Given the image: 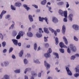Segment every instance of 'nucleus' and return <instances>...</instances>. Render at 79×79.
<instances>
[{"label":"nucleus","mask_w":79,"mask_h":79,"mask_svg":"<svg viewBox=\"0 0 79 79\" xmlns=\"http://www.w3.org/2000/svg\"><path fill=\"white\" fill-rule=\"evenodd\" d=\"M14 72L15 73H19L21 72V71L20 70V69H18L15 70Z\"/></svg>","instance_id":"obj_38"},{"label":"nucleus","mask_w":79,"mask_h":79,"mask_svg":"<svg viewBox=\"0 0 79 79\" xmlns=\"http://www.w3.org/2000/svg\"><path fill=\"white\" fill-rule=\"evenodd\" d=\"M20 38H21V36L18 34V35L16 36V39H20Z\"/></svg>","instance_id":"obj_48"},{"label":"nucleus","mask_w":79,"mask_h":79,"mask_svg":"<svg viewBox=\"0 0 79 79\" xmlns=\"http://www.w3.org/2000/svg\"><path fill=\"white\" fill-rule=\"evenodd\" d=\"M34 62L35 63H38V64H40V62L39 61V60L35 58L34 59Z\"/></svg>","instance_id":"obj_17"},{"label":"nucleus","mask_w":79,"mask_h":79,"mask_svg":"<svg viewBox=\"0 0 79 79\" xmlns=\"http://www.w3.org/2000/svg\"><path fill=\"white\" fill-rule=\"evenodd\" d=\"M38 77H41V73H38Z\"/></svg>","instance_id":"obj_62"},{"label":"nucleus","mask_w":79,"mask_h":79,"mask_svg":"<svg viewBox=\"0 0 79 79\" xmlns=\"http://www.w3.org/2000/svg\"><path fill=\"white\" fill-rule=\"evenodd\" d=\"M66 3H67V4H66V8H68L69 6V4L68 3V2H66Z\"/></svg>","instance_id":"obj_55"},{"label":"nucleus","mask_w":79,"mask_h":79,"mask_svg":"<svg viewBox=\"0 0 79 79\" xmlns=\"http://www.w3.org/2000/svg\"><path fill=\"white\" fill-rule=\"evenodd\" d=\"M63 21L64 22H67V21H68L67 19L66 18H64V19Z\"/></svg>","instance_id":"obj_56"},{"label":"nucleus","mask_w":79,"mask_h":79,"mask_svg":"<svg viewBox=\"0 0 79 79\" xmlns=\"http://www.w3.org/2000/svg\"><path fill=\"white\" fill-rule=\"evenodd\" d=\"M64 4V2H61L57 3V5H63Z\"/></svg>","instance_id":"obj_34"},{"label":"nucleus","mask_w":79,"mask_h":79,"mask_svg":"<svg viewBox=\"0 0 79 79\" xmlns=\"http://www.w3.org/2000/svg\"><path fill=\"white\" fill-rule=\"evenodd\" d=\"M4 78L5 79H10V77L7 75H5L4 77Z\"/></svg>","instance_id":"obj_27"},{"label":"nucleus","mask_w":79,"mask_h":79,"mask_svg":"<svg viewBox=\"0 0 79 79\" xmlns=\"http://www.w3.org/2000/svg\"><path fill=\"white\" fill-rule=\"evenodd\" d=\"M31 71V68H27L25 70L24 73L26 74L27 72H30Z\"/></svg>","instance_id":"obj_13"},{"label":"nucleus","mask_w":79,"mask_h":79,"mask_svg":"<svg viewBox=\"0 0 79 79\" xmlns=\"http://www.w3.org/2000/svg\"><path fill=\"white\" fill-rule=\"evenodd\" d=\"M44 42H47L48 41V40H47V38H46L45 37H44Z\"/></svg>","instance_id":"obj_49"},{"label":"nucleus","mask_w":79,"mask_h":79,"mask_svg":"<svg viewBox=\"0 0 79 79\" xmlns=\"http://www.w3.org/2000/svg\"><path fill=\"white\" fill-rule=\"evenodd\" d=\"M73 29L75 31H78L79 30V25L76 24H74L72 26Z\"/></svg>","instance_id":"obj_3"},{"label":"nucleus","mask_w":79,"mask_h":79,"mask_svg":"<svg viewBox=\"0 0 79 79\" xmlns=\"http://www.w3.org/2000/svg\"><path fill=\"white\" fill-rule=\"evenodd\" d=\"M67 52L69 53H71V51H70V49L69 48L67 49Z\"/></svg>","instance_id":"obj_54"},{"label":"nucleus","mask_w":79,"mask_h":79,"mask_svg":"<svg viewBox=\"0 0 79 79\" xmlns=\"http://www.w3.org/2000/svg\"><path fill=\"white\" fill-rule=\"evenodd\" d=\"M14 24H12L10 27L9 28L10 29H13V27H14V26H15V23H14V22L13 21L12 22Z\"/></svg>","instance_id":"obj_28"},{"label":"nucleus","mask_w":79,"mask_h":79,"mask_svg":"<svg viewBox=\"0 0 79 79\" xmlns=\"http://www.w3.org/2000/svg\"><path fill=\"white\" fill-rule=\"evenodd\" d=\"M53 54L54 55H55V56H56V57H55L56 58H59V56H58V53L54 52H53Z\"/></svg>","instance_id":"obj_19"},{"label":"nucleus","mask_w":79,"mask_h":79,"mask_svg":"<svg viewBox=\"0 0 79 79\" xmlns=\"http://www.w3.org/2000/svg\"><path fill=\"white\" fill-rule=\"evenodd\" d=\"M23 54V51H21L20 53L19 54V56L20 57H22Z\"/></svg>","instance_id":"obj_31"},{"label":"nucleus","mask_w":79,"mask_h":79,"mask_svg":"<svg viewBox=\"0 0 79 79\" xmlns=\"http://www.w3.org/2000/svg\"><path fill=\"white\" fill-rule=\"evenodd\" d=\"M55 70H56V71L57 72H58V73H59V72H60V70H58V68H55Z\"/></svg>","instance_id":"obj_53"},{"label":"nucleus","mask_w":79,"mask_h":79,"mask_svg":"<svg viewBox=\"0 0 79 79\" xmlns=\"http://www.w3.org/2000/svg\"><path fill=\"white\" fill-rule=\"evenodd\" d=\"M75 70L76 73L78 72L79 73V66L76 67L75 69Z\"/></svg>","instance_id":"obj_23"},{"label":"nucleus","mask_w":79,"mask_h":79,"mask_svg":"<svg viewBox=\"0 0 79 79\" xmlns=\"http://www.w3.org/2000/svg\"><path fill=\"white\" fill-rule=\"evenodd\" d=\"M59 45L60 47L62 48H67V46L64 45V44L63 43V42H61L60 43Z\"/></svg>","instance_id":"obj_7"},{"label":"nucleus","mask_w":79,"mask_h":79,"mask_svg":"<svg viewBox=\"0 0 79 79\" xmlns=\"http://www.w3.org/2000/svg\"><path fill=\"white\" fill-rule=\"evenodd\" d=\"M18 35H19L21 37H22V36H23V32L21 31H20Z\"/></svg>","instance_id":"obj_26"},{"label":"nucleus","mask_w":79,"mask_h":79,"mask_svg":"<svg viewBox=\"0 0 79 79\" xmlns=\"http://www.w3.org/2000/svg\"><path fill=\"white\" fill-rule=\"evenodd\" d=\"M52 52V49L49 48L48 50L47 51V53H48L49 54H50V53H51Z\"/></svg>","instance_id":"obj_33"},{"label":"nucleus","mask_w":79,"mask_h":79,"mask_svg":"<svg viewBox=\"0 0 79 79\" xmlns=\"http://www.w3.org/2000/svg\"><path fill=\"white\" fill-rule=\"evenodd\" d=\"M18 46H19V47H21V43H18Z\"/></svg>","instance_id":"obj_59"},{"label":"nucleus","mask_w":79,"mask_h":79,"mask_svg":"<svg viewBox=\"0 0 79 79\" xmlns=\"http://www.w3.org/2000/svg\"><path fill=\"white\" fill-rule=\"evenodd\" d=\"M52 21L54 23H56L58 22V19H57L56 17H53L52 18Z\"/></svg>","instance_id":"obj_12"},{"label":"nucleus","mask_w":79,"mask_h":79,"mask_svg":"<svg viewBox=\"0 0 79 79\" xmlns=\"http://www.w3.org/2000/svg\"><path fill=\"white\" fill-rule=\"evenodd\" d=\"M11 8L12 10H16V7L12 5H11Z\"/></svg>","instance_id":"obj_40"},{"label":"nucleus","mask_w":79,"mask_h":79,"mask_svg":"<svg viewBox=\"0 0 79 79\" xmlns=\"http://www.w3.org/2000/svg\"><path fill=\"white\" fill-rule=\"evenodd\" d=\"M65 31H66V27L64 25H63L62 30V33L64 35Z\"/></svg>","instance_id":"obj_10"},{"label":"nucleus","mask_w":79,"mask_h":79,"mask_svg":"<svg viewBox=\"0 0 79 79\" xmlns=\"http://www.w3.org/2000/svg\"><path fill=\"white\" fill-rule=\"evenodd\" d=\"M0 38L2 40H3V35L1 33L0 34Z\"/></svg>","instance_id":"obj_46"},{"label":"nucleus","mask_w":79,"mask_h":79,"mask_svg":"<svg viewBox=\"0 0 79 79\" xmlns=\"http://www.w3.org/2000/svg\"><path fill=\"white\" fill-rule=\"evenodd\" d=\"M36 35L37 37H41L42 36V34H39V33H37L36 34Z\"/></svg>","instance_id":"obj_24"},{"label":"nucleus","mask_w":79,"mask_h":79,"mask_svg":"<svg viewBox=\"0 0 79 79\" xmlns=\"http://www.w3.org/2000/svg\"><path fill=\"white\" fill-rule=\"evenodd\" d=\"M28 18L30 21L31 22L33 21V18H32V15H29L28 16Z\"/></svg>","instance_id":"obj_20"},{"label":"nucleus","mask_w":79,"mask_h":79,"mask_svg":"<svg viewBox=\"0 0 79 79\" xmlns=\"http://www.w3.org/2000/svg\"><path fill=\"white\" fill-rule=\"evenodd\" d=\"M23 6L25 8V9H26V10H27V11H28V10H30V8L27 6V5L24 4L23 5Z\"/></svg>","instance_id":"obj_14"},{"label":"nucleus","mask_w":79,"mask_h":79,"mask_svg":"<svg viewBox=\"0 0 79 79\" xmlns=\"http://www.w3.org/2000/svg\"><path fill=\"white\" fill-rule=\"evenodd\" d=\"M75 58H76V56H72L70 58V59L71 60H74Z\"/></svg>","instance_id":"obj_37"},{"label":"nucleus","mask_w":79,"mask_h":79,"mask_svg":"<svg viewBox=\"0 0 79 79\" xmlns=\"http://www.w3.org/2000/svg\"><path fill=\"white\" fill-rule=\"evenodd\" d=\"M46 2H47V1H46V0H44L41 2V4L42 5H45L46 4Z\"/></svg>","instance_id":"obj_21"},{"label":"nucleus","mask_w":79,"mask_h":79,"mask_svg":"<svg viewBox=\"0 0 79 79\" xmlns=\"http://www.w3.org/2000/svg\"><path fill=\"white\" fill-rule=\"evenodd\" d=\"M15 6H18V7H20L21 6V4L20 3L16 2L15 4Z\"/></svg>","instance_id":"obj_16"},{"label":"nucleus","mask_w":79,"mask_h":79,"mask_svg":"<svg viewBox=\"0 0 79 79\" xmlns=\"http://www.w3.org/2000/svg\"><path fill=\"white\" fill-rule=\"evenodd\" d=\"M6 13V11H5L4 10L2 11L0 15V19H2L3 15H4V14H5Z\"/></svg>","instance_id":"obj_9"},{"label":"nucleus","mask_w":79,"mask_h":79,"mask_svg":"<svg viewBox=\"0 0 79 79\" xmlns=\"http://www.w3.org/2000/svg\"><path fill=\"white\" fill-rule=\"evenodd\" d=\"M17 34V32L16 31H14L13 32L12 35L13 36H14V37H15V36H16Z\"/></svg>","instance_id":"obj_30"},{"label":"nucleus","mask_w":79,"mask_h":79,"mask_svg":"<svg viewBox=\"0 0 79 79\" xmlns=\"http://www.w3.org/2000/svg\"><path fill=\"white\" fill-rule=\"evenodd\" d=\"M63 39L66 45H68V41H67V39H66V37H65V36H64L63 37Z\"/></svg>","instance_id":"obj_18"},{"label":"nucleus","mask_w":79,"mask_h":79,"mask_svg":"<svg viewBox=\"0 0 79 79\" xmlns=\"http://www.w3.org/2000/svg\"><path fill=\"white\" fill-rule=\"evenodd\" d=\"M27 35L28 37H31L33 36V35L32 33H31V32L28 31V33H27Z\"/></svg>","instance_id":"obj_15"},{"label":"nucleus","mask_w":79,"mask_h":79,"mask_svg":"<svg viewBox=\"0 0 79 79\" xmlns=\"http://www.w3.org/2000/svg\"><path fill=\"white\" fill-rule=\"evenodd\" d=\"M44 31L46 33H47V34H49V31H48V29L47 28H44Z\"/></svg>","instance_id":"obj_22"},{"label":"nucleus","mask_w":79,"mask_h":79,"mask_svg":"<svg viewBox=\"0 0 79 79\" xmlns=\"http://www.w3.org/2000/svg\"><path fill=\"white\" fill-rule=\"evenodd\" d=\"M47 18L45 17V18H41L40 17H39V20L40 21H42L43 20H45L47 24H48V22L47 21Z\"/></svg>","instance_id":"obj_5"},{"label":"nucleus","mask_w":79,"mask_h":79,"mask_svg":"<svg viewBox=\"0 0 79 79\" xmlns=\"http://www.w3.org/2000/svg\"><path fill=\"white\" fill-rule=\"evenodd\" d=\"M32 6H34V7H35V8H38V6L34 4H32Z\"/></svg>","instance_id":"obj_51"},{"label":"nucleus","mask_w":79,"mask_h":79,"mask_svg":"<svg viewBox=\"0 0 79 79\" xmlns=\"http://www.w3.org/2000/svg\"><path fill=\"white\" fill-rule=\"evenodd\" d=\"M32 27L33 29H35V26L33 25L32 26Z\"/></svg>","instance_id":"obj_63"},{"label":"nucleus","mask_w":79,"mask_h":79,"mask_svg":"<svg viewBox=\"0 0 79 79\" xmlns=\"http://www.w3.org/2000/svg\"><path fill=\"white\" fill-rule=\"evenodd\" d=\"M23 61L25 64H27L28 63V60H27V59H25L23 60Z\"/></svg>","instance_id":"obj_29"},{"label":"nucleus","mask_w":79,"mask_h":79,"mask_svg":"<svg viewBox=\"0 0 79 79\" xmlns=\"http://www.w3.org/2000/svg\"><path fill=\"white\" fill-rule=\"evenodd\" d=\"M73 14H70L68 17V18L69 20L70 21V22H72L73 21Z\"/></svg>","instance_id":"obj_4"},{"label":"nucleus","mask_w":79,"mask_h":79,"mask_svg":"<svg viewBox=\"0 0 79 79\" xmlns=\"http://www.w3.org/2000/svg\"><path fill=\"white\" fill-rule=\"evenodd\" d=\"M44 65L45 67H46L47 69L50 68V64L47 63V62L46 61H44Z\"/></svg>","instance_id":"obj_8"},{"label":"nucleus","mask_w":79,"mask_h":79,"mask_svg":"<svg viewBox=\"0 0 79 79\" xmlns=\"http://www.w3.org/2000/svg\"><path fill=\"white\" fill-rule=\"evenodd\" d=\"M45 46L46 48H48L49 47V44L48 43H46L45 44Z\"/></svg>","instance_id":"obj_47"},{"label":"nucleus","mask_w":79,"mask_h":79,"mask_svg":"<svg viewBox=\"0 0 79 79\" xmlns=\"http://www.w3.org/2000/svg\"><path fill=\"white\" fill-rule=\"evenodd\" d=\"M59 13L60 15L63 16H64L65 18H67L68 16V14L67 13V11H64V12L61 10H60L59 11Z\"/></svg>","instance_id":"obj_1"},{"label":"nucleus","mask_w":79,"mask_h":79,"mask_svg":"<svg viewBox=\"0 0 79 79\" xmlns=\"http://www.w3.org/2000/svg\"><path fill=\"white\" fill-rule=\"evenodd\" d=\"M39 32L40 33H41V32H44V31H42V28H40L39 29Z\"/></svg>","instance_id":"obj_45"},{"label":"nucleus","mask_w":79,"mask_h":79,"mask_svg":"<svg viewBox=\"0 0 79 79\" xmlns=\"http://www.w3.org/2000/svg\"><path fill=\"white\" fill-rule=\"evenodd\" d=\"M12 41L15 45H18V40L13 39L12 40Z\"/></svg>","instance_id":"obj_11"},{"label":"nucleus","mask_w":79,"mask_h":79,"mask_svg":"<svg viewBox=\"0 0 79 79\" xmlns=\"http://www.w3.org/2000/svg\"><path fill=\"white\" fill-rule=\"evenodd\" d=\"M10 18V15H7L6 17V19H8V18Z\"/></svg>","instance_id":"obj_52"},{"label":"nucleus","mask_w":79,"mask_h":79,"mask_svg":"<svg viewBox=\"0 0 79 79\" xmlns=\"http://www.w3.org/2000/svg\"><path fill=\"white\" fill-rule=\"evenodd\" d=\"M12 57L13 58V59H15L16 58V57H15V55H12Z\"/></svg>","instance_id":"obj_58"},{"label":"nucleus","mask_w":79,"mask_h":79,"mask_svg":"<svg viewBox=\"0 0 79 79\" xmlns=\"http://www.w3.org/2000/svg\"><path fill=\"white\" fill-rule=\"evenodd\" d=\"M31 74L33 76H37V74L35 73L34 72H32Z\"/></svg>","instance_id":"obj_41"},{"label":"nucleus","mask_w":79,"mask_h":79,"mask_svg":"<svg viewBox=\"0 0 79 79\" xmlns=\"http://www.w3.org/2000/svg\"><path fill=\"white\" fill-rule=\"evenodd\" d=\"M75 55L76 57H79V54H76Z\"/></svg>","instance_id":"obj_60"},{"label":"nucleus","mask_w":79,"mask_h":79,"mask_svg":"<svg viewBox=\"0 0 79 79\" xmlns=\"http://www.w3.org/2000/svg\"><path fill=\"white\" fill-rule=\"evenodd\" d=\"M79 76V74L77 73H76L74 74V76L75 77H78Z\"/></svg>","instance_id":"obj_42"},{"label":"nucleus","mask_w":79,"mask_h":79,"mask_svg":"<svg viewBox=\"0 0 79 79\" xmlns=\"http://www.w3.org/2000/svg\"><path fill=\"white\" fill-rule=\"evenodd\" d=\"M74 39L75 41H78V39L75 36L74 37Z\"/></svg>","instance_id":"obj_50"},{"label":"nucleus","mask_w":79,"mask_h":79,"mask_svg":"<svg viewBox=\"0 0 79 79\" xmlns=\"http://www.w3.org/2000/svg\"><path fill=\"white\" fill-rule=\"evenodd\" d=\"M59 51H60V52L62 53H64V50L63 49H60Z\"/></svg>","instance_id":"obj_35"},{"label":"nucleus","mask_w":79,"mask_h":79,"mask_svg":"<svg viewBox=\"0 0 79 79\" xmlns=\"http://www.w3.org/2000/svg\"><path fill=\"white\" fill-rule=\"evenodd\" d=\"M13 50V48H10L9 50V53H10L11 52H12V51Z\"/></svg>","instance_id":"obj_44"},{"label":"nucleus","mask_w":79,"mask_h":79,"mask_svg":"<svg viewBox=\"0 0 79 79\" xmlns=\"http://www.w3.org/2000/svg\"><path fill=\"white\" fill-rule=\"evenodd\" d=\"M37 45L36 44H34V49L35 50H37Z\"/></svg>","instance_id":"obj_36"},{"label":"nucleus","mask_w":79,"mask_h":79,"mask_svg":"<svg viewBox=\"0 0 79 79\" xmlns=\"http://www.w3.org/2000/svg\"><path fill=\"white\" fill-rule=\"evenodd\" d=\"M7 52V50L6 49H4L3 51V53H6Z\"/></svg>","instance_id":"obj_57"},{"label":"nucleus","mask_w":79,"mask_h":79,"mask_svg":"<svg viewBox=\"0 0 79 79\" xmlns=\"http://www.w3.org/2000/svg\"><path fill=\"white\" fill-rule=\"evenodd\" d=\"M50 54L48 52L47 53L44 54V56H45V57H50Z\"/></svg>","instance_id":"obj_25"},{"label":"nucleus","mask_w":79,"mask_h":79,"mask_svg":"<svg viewBox=\"0 0 79 79\" xmlns=\"http://www.w3.org/2000/svg\"><path fill=\"white\" fill-rule=\"evenodd\" d=\"M4 64L5 65V66H8V65L9 64V63L8 61H5L4 62Z\"/></svg>","instance_id":"obj_39"},{"label":"nucleus","mask_w":79,"mask_h":79,"mask_svg":"<svg viewBox=\"0 0 79 79\" xmlns=\"http://www.w3.org/2000/svg\"><path fill=\"white\" fill-rule=\"evenodd\" d=\"M24 78H25V79H28V77H27V76L26 75H25Z\"/></svg>","instance_id":"obj_61"},{"label":"nucleus","mask_w":79,"mask_h":79,"mask_svg":"<svg viewBox=\"0 0 79 79\" xmlns=\"http://www.w3.org/2000/svg\"><path fill=\"white\" fill-rule=\"evenodd\" d=\"M55 41H56V45H58V38L57 37L55 38Z\"/></svg>","instance_id":"obj_32"},{"label":"nucleus","mask_w":79,"mask_h":79,"mask_svg":"<svg viewBox=\"0 0 79 79\" xmlns=\"http://www.w3.org/2000/svg\"><path fill=\"white\" fill-rule=\"evenodd\" d=\"M2 46L3 47H5V46L6 45V42L4 41L2 42Z\"/></svg>","instance_id":"obj_43"},{"label":"nucleus","mask_w":79,"mask_h":79,"mask_svg":"<svg viewBox=\"0 0 79 79\" xmlns=\"http://www.w3.org/2000/svg\"><path fill=\"white\" fill-rule=\"evenodd\" d=\"M66 69L68 75H69V76H72V73L68 67H66Z\"/></svg>","instance_id":"obj_6"},{"label":"nucleus","mask_w":79,"mask_h":79,"mask_svg":"<svg viewBox=\"0 0 79 79\" xmlns=\"http://www.w3.org/2000/svg\"><path fill=\"white\" fill-rule=\"evenodd\" d=\"M70 48L71 50H72V52H76V51L77 50V49L75 46H74L73 44H70Z\"/></svg>","instance_id":"obj_2"},{"label":"nucleus","mask_w":79,"mask_h":79,"mask_svg":"<svg viewBox=\"0 0 79 79\" xmlns=\"http://www.w3.org/2000/svg\"><path fill=\"white\" fill-rule=\"evenodd\" d=\"M54 34H55V35H56V36L57 35V32L56 31H55Z\"/></svg>","instance_id":"obj_64"}]
</instances>
